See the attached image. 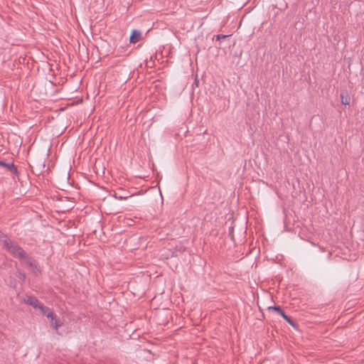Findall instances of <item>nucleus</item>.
I'll use <instances>...</instances> for the list:
<instances>
[{
    "instance_id": "1",
    "label": "nucleus",
    "mask_w": 364,
    "mask_h": 364,
    "mask_svg": "<svg viewBox=\"0 0 364 364\" xmlns=\"http://www.w3.org/2000/svg\"><path fill=\"white\" fill-rule=\"evenodd\" d=\"M24 302L32 306L34 309H38L43 315L50 319L51 325L55 330H58L62 326V323L58 319L55 318L53 311H51L48 307L39 303L36 299L31 296H26L24 299Z\"/></svg>"
},
{
    "instance_id": "2",
    "label": "nucleus",
    "mask_w": 364,
    "mask_h": 364,
    "mask_svg": "<svg viewBox=\"0 0 364 364\" xmlns=\"http://www.w3.org/2000/svg\"><path fill=\"white\" fill-rule=\"evenodd\" d=\"M4 239L1 240L4 247L14 257L22 258L24 255V252L18 247L15 245L10 240L4 237Z\"/></svg>"
},
{
    "instance_id": "3",
    "label": "nucleus",
    "mask_w": 364,
    "mask_h": 364,
    "mask_svg": "<svg viewBox=\"0 0 364 364\" xmlns=\"http://www.w3.org/2000/svg\"><path fill=\"white\" fill-rule=\"evenodd\" d=\"M0 166L6 168V169L9 170L11 172H16V168L14 166L13 163H6L4 160L0 159Z\"/></svg>"
},
{
    "instance_id": "4",
    "label": "nucleus",
    "mask_w": 364,
    "mask_h": 364,
    "mask_svg": "<svg viewBox=\"0 0 364 364\" xmlns=\"http://www.w3.org/2000/svg\"><path fill=\"white\" fill-rule=\"evenodd\" d=\"M141 36V33L137 31H133L129 37V41L132 43H136Z\"/></svg>"
},
{
    "instance_id": "5",
    "label": "nucleus",
    "mask_w": 364,
    "mask_h": 364,
    "mask_svg": "<svg viewBox=\"0 0 364 364\" xmlns=\"http://www.w3.org/2000/svg\"><path fill=\"white\" fill-rule=\"evenodd\" d=\"M280 314L282 315V316L287 321L289 322V323H291L289 318L283 312V311H281Z\"/></svg>"
},
{
    "instance_id": "6",
    "label": "nucleus",
    "mask_w": 364,
    "mask_h": 364,
    "mask_svg": "<svg viewBox=\"0 0 364 364\" xmlns=\"http://www.w3.org/2000/svg\"><path fill=\"white\" fill-rule=\"evenodd\" d=\"M269 309H274L279 314L281 313V311H282L279 306L269 307Z\"/></svg>"
},
{
    "instance_id": "7",
    "label": "nucleus",
    "mask_w": 364,
    "mask_h": 364,
    "mask_svg": "<svg viewBox=\"0 0 364 364\" xmlns=\"http://www.w3.org/2000/svg\"><path fill=\"white\" fill-rule=\"evenodd\" d=\"M342 103H343V104L348 105V104H349V101H348V100H344V101H343V100H342Z\"/></svg>"
}]
</instances>
